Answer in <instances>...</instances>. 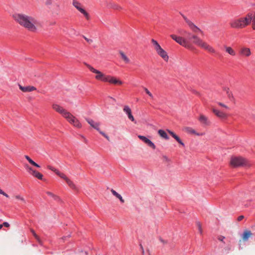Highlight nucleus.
Listing matches in <instances>:
<instances>
[{"label":"nucleus","mask_w":255,"mask_h":255,"mask_svg":"<svg viewBox=\"0 0 255 255\" xmlns=\"http://www.w3.org/2000/svg\"><path fill=\"white\" fill-rule=\"evenodd\" d=\"M14 20L20 26L29 31L35 32L42 27L39 21L33 16L23 13H17L12 16Z\"/></svg>","instance_id":"1"},{"label":"nucleus","mask_w":255,"mask_h":255,"mask_svg":"<svg viewBox=\"0 0 255 255\" xmlns=\"http://www.w3.org/2000/svg\"><path fill=\"white\" fill-rule=\"evenodd\" d=\"M184 33L188 34L189 35V39H193V43L195 45L204 49L210 53L214 54L216 53V50L214 47L208 44L206 42L202 40L197 35L195 34H191V33L187 32L186 31H184Z\"/></svg>","instance_id":"2"},{"label":"nucleus","mask_w":255,"mask_h":255,"mask_svg":"<svg viewBox=\"0 0 255 255\" xmlns=\"http://www.w3.org/2000/svg\"><path fill=\"white\" fill-rule=\"evenodd\" d=\"M250 16V15H246L245 17L233 20L230 22V25L234 28H243L251 23V17Z\"/></svg>","instance_id":"3"},{"label":"nucleus","mask_w":255,"mask_h":255,"mask_svg":"<svg viewBox=\"0 0 255 255\" xmlns=\"http://www.w3.org/2000/svg\"><path fill=\"white\" fill-rule=\"evenodd\" d=\"M47 168L49 169L54 171L60 177H61V178L63 179L64 180H65V181L66 182V183H67V184L72 189H74V190H75L76 191H78V188L75 185V184L73 183V182L72 181H71L69 178H68L64 173L60 172L59 170H58L57 169H55V168H54L53 167H52V166H51L50 165H48L47 166Z\"/></svg>","instance_id":"4"},{"label":"nucleus","mask_w":255,"mask_h":255,"mask_svg":"<svg viewBox=\"0 0 255 255\" xmlns=\"http://www.w3.org/2000/svg\"><path fill=\"white\" fill-rule=\"evenodd\" d=\"M230 164L234 167L250 165L248 161L242 157H232L230 160Z\"/></svg>","instance_id":"5"},{"label":"nucleus","mask_w":255,"mask_h":255,"mask_svg":"<svg viewBox=\"0 0 255 255\" xmlns=\"http://www.w3.org/2000/svg\"><path fill=\"white\" fill-rule=\"evenodd\" d=\"M85 65L92 73L96 74L95 78L96 80L101 81L104 82L106 81V79L107 78V75L104 74L100 71L95 69L94 67L87 63H85Z\"/></svg>","instance_id":"6"},{"label":"nucleus","mask_w":255,"mask_h":255,"mask_svg":"<svg viewBox=\"0 0 255 255\" xmlns=\"http://www.w3.org/2000/svg\"><path fill=\"white\" fill-rule=\"evenodd\" d=\"M170 36L173 40H175L177 43H178L180 45H182L187 48H190V45L189 44V43L187 42V40L185 38L181 36H177L175 34H171L170 35Z\"/></svg>","instance_id":"7"},{"label":"nucleus","mask_w":255,"mask_h":255,"mask_svg":"<svg viewBox=\"0 0 255 255\" xmlns=\"http://www.w3.org/2000/svg\"><path fill=\"white\" fill-rule=\"evenodd\" d=\"M65 118L70 124L73 125L74 127L77 128H81L82 127V125L79 121L70 113Z\"/></svg>","instance_id":"8"},{"label":"nucleus","mask_w":255,"mask_h":255,"mask_svg":"<svg viewBox=\"0 0 255 255\" xmlns=\"http://www.w3.org/2000/svg\"><path fill=\"white\" fill-rule=\"evenodd\" d=\"M198 120L203 127H209L211 125V122L208 117L202 114L199 115Z\"/></svg>","instance_id":"9"},{"label":"nucleus","mask_w":255,"mask_h":255,"mask_svg":"<svg viewBox=\"0 0 255 255\" xmlns=\"http://www.w3.org/2000/svg\"><path fill=\"white\" fill-rule=\"evenodd\" d=\"M184 20L187 23V24L188 25L189 27L190 28V29L195 33H197L198 32L202 33V31L198 28L197 26H196L192 21H191L189 19L187 18V17H186L184 15H182Z\"/></svg>","instance_id":"10"},{"label":"nucleus","mask_w":255,"mask_h":255,"mask_svg":"<svg viewBox=\"0 0 255 255\" xmlns=\"http://www.w3.org/2000/svg\"><path fill=\"white\" fill-rule=\"evenodd\" d=\"M239 54L243 57H249L252 55V52L250 48L246 46L241 47L239 51Z\"/></svg>","instance_id":"11"},{"label":"nucleus","mask_w":255,"mask_h":255,"mask_svg":"<svg viewBox=\"0 0 255 255\" xmlns=\"http://www.w3.org/2000/svg\"><path fill=\"white\" fill-rule=\"evenodd\" d=\"M52 108L57 112L60 114L64 118H65L69 113L67 110L57 104H53Z\"/></svg>","instance_id":"12"},{"label":"nucleus","mask_w":255,"mask_h":255,"mask_svg":"<svg viewBox=\"0 0 255 255\" xmlns=\"http://www.w3.org/2000/svg\"><path fill=\"white\" fill-rule=\"evenodd\" d=\"M106 81L105 82H109L110 84L114 85H122L123 84V82L117 79L116 77L112 76L109 75H107V78L106 79Z\"/></svg>","instance_id":"13"},{"label":"nucleus","mask_w":255,"mask_h":255,"mask_svg":"<svg viewBox=\"0 0 255 255\" xmlns=\"http://www.w3.org/2000/svg\"><path fill=\"white\" fill-rule=\"evenodd\" d=\"M253 236L252 232L249 230H245L242 235V240L239 241V243L241 244L242 241L247 242Z\"/></svg>","instance_id":"14"},{"label":"nucleus","mask_w":255,"mask_h":255,"mask_svg":"<svg viewBox=\"0 0 255 255\" xmlns=\"http://www.w3.org/2000/svg\"><path fill=\"white\" fill-rule=\"evenodd\" d=\"M138 137L152 149H155L156 146L155 144L150 139H148L145 136L139 135H138Z\"/></svg>","instance_id":"15"},{"label":"nucleus","mask_w":255,"mask_h":255,"mask_svg":"<svg viewBox=\"0 0 255 255\" xmlns=\"http://www.w3.org/2000/svg\"><path fill=\"white\" fill-rule=\"evenodd\" d=\"M185 132L190 134H195L197 136H202L204 135V133H199L196 131V130L193 128L189 127H186L183 128V129Z\"/></svg>","instance_id":"16"},{"label":"nucleus","mask_w":255,"mask_h":255,"mask_svg":"<svg viewBox=\"0 0 255 255\" xmlns=\"http://www.w3.org/2000/svg\"><path fill=\"white\" fill-rule=\"evenodd\" d=\"M213 113L218 118L222 119H225L227 118V115L222 111L213 108L212 109Z\"/></svg>","instance_id":"17"},{"label":"nucleus","mask_w":255,"mask_h":255,"mask_svg":"<svg viewBox=\"0 0 255 255\" xmlns=\"http://www.w3.org/2000/svg\"><path fill=\"white\" fill-rule=\"evenodd\" d=\"M124 112L127 115L128 119L132 122L135 123L134 118L132 115L130 108L127 105L124 106L123 109Z\"/></svg>","instance_id":"18"},{"label":"nucleus","mask_w":255,"mask_h":255,"mask_svg":"<svg viewBox=\"0 0 255 255\" xmlns=\"http://www.w3.org/2000/svg\"><path fill=\"white\" fill-rule=\"evenodd\" d=\"M19 89L23 92H30L36 90V88L32 86H22L21 85H18Z\"/></svg>","instance_id":"19"},{"label":"nucleus","mask_w":255,"mask_h":255,"mask_svg":"<svg viewBox=\"0 0 255 255\" xmlns=\"http://www.w3.org/2000/svg\"><path fill=\"white\" fill-rule=\"evenodd\" d=\"M86 121L88 122V123L93 128L97 130L98 131H99V126L100 123H96L95 121H94L93 120L86 118Z\"/></svg>","instance_id":"20"},{"label":"nucleus","mask_w":255,"mask_h":255,"mask_svg":"<svg viewBox=\"0 0 255 255\" xmlns=\"http://www.w3.org/2000/svg\"><path fill=\"white\" fill-rule=\"evenodd\" d=\"M157 53L162 57L164 61H167L168 60L169 57L167 55V52L162 48L159 51V52H157Z\"/></svg>","instance_id":"21"},{"label":"nucleus","mask_w":255,"mask_h":255,"mask_svg":"<svg viewBox=\"0 0 255 255\" xmlns=\"http://www.w3.org/2000/svg\"><path fill=\"white\" fill-rule=\"evenodd\" d=\"M225 51L231 56H235L236 55V52L234 49L231 47L228 46H224Z\"/></svg>","instance_id":"22"},{"label":"nucleus","mask_w":255,"mask_h":255,"mask_svg":"<svg viewBox=\"0 0 255 255\" xmlns=\"http://www.w3.org/2000/svg\"><path fill=\"white\" fill-rule=\"evenodd\" d=\"M151 41L153 44V48L154 50L156 51V53L159 52V51H160L162 49L161 47L160 46V45L159 44L157 41L153 39H152Z\"/></svg>","instance_id":"23"},{"label":"nucleus","mask_w":255,"mask_h":255,"mask_svg":"<svg viewBox=\"0 0 255 255\" xmlns=\"http://www.w3.org/2000/svg\"><path fill=\"white\" fill-rule=\"evenodd\" d=\"M168 132L179 144L182 146H184V143L176 134H175L173 131L169 130H168Z\"/></svg>","instance_id":"24"},{"label":"nucleus","mask_w":255,"mask_h":255,"mask_svg":"<svg viewBox=\"0 0 255 255\" xmlns=\"http://www.w3.org/2000/svg\"><path fill=\"white\" fill-rule=\"evenodd\" d=\"M111 192H112L113 195L116 197L117 198H118L122 203H123L125 202V200L123 199L122 196L118 193H117L115 190H114L113 189H112L111 190Z\"/></svg>","instance_id":"25"},{"label":"nucleus","mask_w":255,"mask_h":255,"mask_svg":"<svg viewBox=\"0 0 255 255\" xmlns=\"http://www.w3.org/2000/svg\"><path fill=\"white\" fill-rule=\"evenodd\" d=\"M158 133L163 138H164L165 139H169V137H168L167 134L164 130H163L162 129H159L158 131Z\"/></svg>","instance_id":"26"},{"label":"nucleus","mask_w":255,"mask_h":255,"mask_svg":"<svg viewBox=\"0 0 255 255\" xmlns=\"http://www.w3.org/2000/svg\"><path fill=\"white\" fill-rule=\"evenodd\" d=\"M223 90L226 92V94L228 95V98L231 99H234V96L232 93L230 91V89L228 87H224Z\"/></svg>","instance_id":"27"},{"label":"nucleus","mask_w":255,"mask_h":255,"mask_svg":"<svg viewBox=\"0 0 255 255\" xmlns=\"http://www.w3.org/2000/svg\"><path fill=\"white\" fill-rule=\"evenodd\" d=\"M120 54L123 59V60L126 63H128L130 62L129 58L126 55V54L123 51L120 52Z\"/></svg>","instance_id":"28"},{"label":"nucleus","mask_w":255,"mask_h":255,"mask_svg":"<svg viewBox=\"0 0 255 255\" xmlns=\"http://www.w3.org/2000/svg\"><path fill=\"white\" fill-rule=\"evenodd\" d=\"M247 15H250L251 17V21H252V28L254 30H255V13H249Z\"/></svg>","instance_id":"29"},{"label":"nucleus","mask_w":255,"mask_h":255,"mask_svg":"<svg viewBox=\"0 0 255 255\" xmlns=\"http://www.w3.org/2000/svg\"><path fill=\"white\" fill-rule=\"evenodd\" d=\"M73 5L81 12V9H84L81 6V4L78 1H73Z\"/></svg>","instance_id":"30"},{"label":"nucleus","mask_w":255,"mask_h":255,"mask_svg":"<svg viewBox=\"0 0 255 255\" xmlns=\"http://www.w3.org/2000/svg\"><path fill=\"white\" fill-rule=\"evenodd\" d=\"M73 5L81 12V9H84L81 6V4L78 1H73Z\"/></svg>","instance_id":"31"},{"label":"nucleus","mask_w":255,"mask_h":255,"mask_svg":"<svg viewBox=\"0 0 255 255\" xmlns=\"http://www.w3.org/2000/svg\"><path fill=\"white\" fill-rule=\"evenodd\" d=\"M143 90L146 94L149 97L151 100L154 99V97L152 94L148 90V89L145 87H143Z\"/></svg>","instance_id":"32"},{"label":"nucleus","mask_w":255,"mask_h":255,"mask_svg":"<svg viewBox=\"0 0 255 255\" xmlns=\"http://www.w3.org/2000/svg\"><path fill=\"white\" fill-rule=\"evenodd\" d=\"M14 197L16 199L20 200L24 203H26V201L24 199V198L23 197L21 196L20 195H16L14 196Z\"/></svg>","instance_id":"33"},{"label":"nucleus","mask_w":255,"mask_h":255,"mask_svg":"<svg viewBox=\"0 0 255 255\" xmlns=\"http://www.w3.org/2000/svg\"><path fill=\"white\" fill-rule=\"evenodd\" d=\"M31 232L33 234V236L35 238V239L39 242L40 243V240L39 237L37 236V235L35 233L33 229L30 230Z\"/></svg>","instance_id":"34"},{"label":"nucleus","mask_w":255,"mask_h":255,"mask_svg":"<svg viewBox=\"0 0 255 255\" xmlns=\"http://www.w3.org/2000/svg\"><path fill=\"white\" fill-rule=\"evenodd\" d=\"M81 12L85 15V16L87 19H89V15L88 13L84 9H81Z\"/></svg>","instance_id":"35"},{"label":"nucleus","mask_w":255,"mask_h":255,"mask_svg":"<svg viewBox=\"0 0 255 255\" xmlns=\"http://www.w3.org/2000/svg\"><path fill=\"white\" fill-rule=\"evenodd\" d=\"M81 12L85 15V16L87 19H89V15L88 13L84 9H81Z\"/></svg>","instance_id":"36"},{"label":"nucleus","mask_w":255,"mask_h":255,"mask_svg":"<svg viewBox=\"0 0 255 255\" xmlns=\"http://www.w3.org/2000/svg\"><path fill=\"white\" fill-rule=\"evenodd\" d=\"M81 12L85 15V16L87 19H89V15L88 13L84 9H81Z\"/></svg>","instance_id":"37"},{"label":"nucleus","mask_w":255,"mask_h":255,"mask_svg":"<svg viewBox=\"0 0 255 255\" xmlns=\"http://www.w3.org/2000/svg\"><path fill=\"white\" fill-rule=\"evenodd\" d=\"M34 177L37 178L39 179L42 180V177H43V175L40 172H37Z\"/></svg>","instance_id":"38"},{"label":"nucleus","mask_w":255,"mask_h":255,"mask_svg":"<svg viewBox=\"0 0 255 255\" xmlns=\"http://www.w3.org/2000/svg\"><path fill=\"white\" fill-rule=\"evenodd\" d=\"M218 104L220 106H221V107H223V108H225L226 109H229V107H228V106H227V105H225L224 104H223V103H221V102H218Z\"/></svg>","instance_id":"39"},{"label":"nucleus","mask_w":255,"mask_h":255,"mask_svg":"<svg viewBox=\"0 0 255 255\" xmlns=\"http://www.w3.org/2000/svg\"><path fill=\"white\" fill-rule=\"evenodd\" d=\"M197 225L198 228V230L201 234H202V230L201 227V225L199 222L197 223Z\"/></svg>","instance_id":"40"},{"label":"nucleus","mask_w":255,"mask_h":255,"mask_svg":"<svg viewBox=\"0 0 255 255\" xmlns=\"http://www.w3.org/2000/svg\"><path fill=\"white\" fill-rule=\"evenodd\" d=\"M25 168H26V169L27 170L28 172L30 174H31V173L32 172V170H33V169L31 167H29V166H28V165H25Z\"/></svg>","instance_id":"41"},{"label":"nucleus","mask_w":255,"mask_h":255,"mask_svg":"<svg viewBox=\"0 0 255 255\" xmlns=\"http://www.w3.org/2000/svg\"><path fill=\"white\" fill-rule=\"evenodd\" d=\"M84 38L90 44L92 43L93 42V40L91 39H89L88 38H87L85 36H83Z\"/></svg>","instance_id":"42"},{"label":"nucleus","mask_w":255,"mask_h":255,"mask_svg":"<svg viewBox=\"0 0 255 255\" xmlns=\"http://www.w3.org/2000/svg\"><path fill=\"white\" fill-rule=\"evenodd\" d=\"M0 194L3 195V196H5L7 198H8L9 197L8 195L6 193H5L4 192H3L0 189Z\"/></svg>","instance_id":"43"},{"label":"nucleus","mask_w":255,"mask_h":255,"mask_svg":"<svg viewBox=\"0 0 255 255\" xmlns=\"http://www.w3.org/2000/svg\"><path fill=\"white\" fill-rule=\"evenodd\" d=\"M30 164L35 167H40V166L33 160L30 162Z\"/></svg>","instance_id":"44"},{"label":"nucleus","mask_w":255,"mask_h":255,"mask_svg":"<svg viewBox=\"0 0 255 255\" xmlns=\"http://www.w3.org/2000/svg\"><path fill=\"white\" fill-rule=\"evenodd\" d=\"M225 238V237H224L223 236H220L218 237V239L221 242H223Z\"/></svg>","instance_id":"45"},{"label":"nucleus","mask_w":255,"mask_h":255,"mask_svg":"<svg viewBox=\"0 0 255 255\" xmlns=\"http://www.w3.org/2000/svg\"><path fill=\"white\" fill-rule=\"evenodd\" d=\"M24 157L30 163L32 161V160L28 155H25Z\"/></svg>","instance_id":"46"},{"label":"nucleus","mask_w":255,"mask_h":255,"mask_svg":"<svg viewBox=\"0 0 255 255\" xmlns=\"http://www.w3.org/2000/svg\"><path fill=\"white\" fill-rule=\"evenodd\" d=\"M111 6L113 7L114 8L116 9H118L120 8V7L119 6L117 5H116L115 4H111Z\"/></svg>","instance_id":"47"},{"label":"nucleus","mask_w":255,"mask_h":255,"mask_svg":"<svg viewBox=\"0 0 255 255\" xmlns=\"http://www.w3.org/2000/svg\"><path fill=\"white\" fill-rule=\"evenodd\" d=\"M244 218V216L243 215L240 216L238 217L237 220L238 221H242Z\"/></svg>","instance_id":"48"},{"label":"nucleus","mask_w":255,"mask_h":255,"mask_svg":"<svg viewBox=\"0 0 255 255\" xmlns=\"http://www.w3.org/2000/svg\"><path fill=\"white\" fill-rule=\"evenodd\" d=\"M37 172L38 171H37L35 170H32V172L31 173V174L33 176H35Z\"/></svg>","instance_id":"49"},{"label":"nucleus","mask_w":255,"mask_h":255,"mask_svg":"<svg viewBox=\"0 0 255 255\" xmlns=\"http://www.w3.org/2000/svg\"><path fill=\"white\" fill-rule=\"evenodd\" d=\"M46 193H47V195H48L50 196H51V197H53L55 196L52 193H51L50 192H47Z\"/></svg>","instance_id":"50"},{"label":"nucleus","mask_w":255,"mask_h":255,"mask_svg":"<svg viewBox=\"0 0 255 255\" xmlns=\"http://www.w3.org/2000/svg\"><path fill=\"white\" fill-rule=\"evenodd\" d=\"M2 225L5 227H9V224L7 222H4Z\"/></svg>","instance_id":"51"},{"label":"nucleus","mask_w":255,"mask_h":255,"mask_svg":"<svg viewBox=\"0 0 255 255\" xmlns=\"http://www.w3.org/2000/svg\"><path fill=\"white\" fill-rule=\"evenodd\" d=\"M98 131L104 136L106 134L104 132L101 131L100 129H99V131Z\"/></svg>","instance_id":"52"},{"label":"nucleus","mask_w":255,"mask_h":255,"mask_svg":"<svg viewBox=\"0 0 255 255\" xmlns=\"http://www.w3.org/2000/svg\"><path fill=\"white\" fill-rule=\"evenodd\" d=\"M104 137L107 138L108 140H110V138L109 137V136H108L107 134H106Z\"/></svg>","instance_id":"53"},{"label":"nucleus","mask_w":255,"mask_h":255,"mask_svg":"<svg viewBox=\"0 0 255 255\" xmlns=\"http://www.w3.org/2000/svg\"><path fill=\"white\" fill-rule=\"evenodd\" d=\"M161 242H162L163 244H166L167 242L163 241L162 239L160 240Z\"/></svg>","instance_id":"54"},{"label":"nucleus","mask_w":255,"mask_h":255,"mask_svg":"<svg viewBox=\"0 0 255 255\" xmlns=\"http://www.w3.org/2000/svg\"><path fill=\"white\" fill-rule=\"evenodd\" d=\"M3 225H0V230L2 228Z\"/></svg>","instance_id":"55"},{"label":"nucleus","mask_w":255,"mask_h":255,"mask_svg":"<svg viewBox=\"0 0 255 255\" xmlns=\"http://www.w3.org/2000/svg\"><path fill=\"white\" fill-rule=\"evenodd\" d=\"M49 4H50V3L49 2L46 3V4H47V5Z\"/></svg>","instance_id":"56"}]
</instances>
